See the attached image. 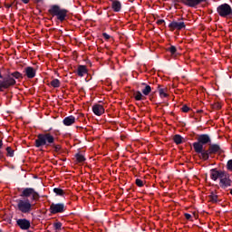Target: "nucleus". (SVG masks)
<instances>
[{"label": "nucleus", "mask_w": 232, "mask_h": 232, "mask_svg": "<svg viewBox=\"0 0 232 232\" xmlns=\"http://www.w3.org/2000/svg\"><path fill=\"white\" fill-rule=\"evenodd\" d=\"M24 72L28 79H34V77H35V69L33 67H26Z\"/></svg>", "instance_id": "15"}, {"label": "nucleus", "mask_w": 232, "mask_h": 232, "mask_svg": "<svg viewBox=\"0 0 232 232\" xmlns=\"http://www.w3.org/2000/svg\"><path fill=\"white\" fill-rule=\"evenodd\" d=\"M48 12L53 15V17H56L61 23H63V21H66V17L68 16V10L63 9L61 6L56 5H52Z\"/></svg>", "instance_id": "6"}, {"label": "nucleus", "mask_w": 232, "mask_h": 232, "mask_svg": "<svg viewBox=\"0 0 232 232\" xmlns=\"http://www.w3.org/2000/svg\"><path fill=\"white\" fill-rule=\"evenodd\" d=\"M53 142H55V137H53L52 133L46 132L38 134L34 146L36 148H43V146L48 148V146H52Z\"/></svg>", "instance_id": "4"}, {"label": "nucleus", "mask_w": 232, "mask_h": 232, "mask_svg": "<svg viewBox=\"0 0 232 232\" xmlns=\"http://www.w3.org/2000/svg\"><path fill=\"white\" fill-rule=\"evenodd\" d=\"M20 197L24 198L16 200V208L18 211H20V213H24V215L32 213L35 205L32 204L30 199H28V197H32L31 200L33 202H37V200L40 198L39 193H37L33 188H26L23 189Z\"/></svg>", "instance_id": "1"}, {"label": "nucleus", "mask_w": 232, "mask_h": 232, "mask_svg": "<svg viewBox=\"0 0 232 232\" xmlns=\"http://www.w3.org/2000/svg\"><path fill=\"white\" fill-rule=\"evenodd\" d=\"M51 86L53 88H59L61 86V82L59 81V79H53L52 82H51Z\"/></svg>", "instance_id": "22"}, {"label": "nucleus", "mask_w": 232, "mask_h": 232, "mask_svg": "<svg viewBox=\"0 0 232 232\" xmlns=\"http://www.w3.org/2000/svg\"><path fill=\"white\" fill-rule=\"evenodd\" d=\"M157 24H164V20H158Z\"/></svg>", "instance_id": "36"}, {"label": "nucleus", "mask_w": 232, "mask_h": 232, "mask_svg": "<svg viewBox=\"0 0 232 232\" xmlns=\"http://www.w3.org/2000/svg\"><path fill=\"white\" fill-rule=\"evenodd\" d=\"M22 1L24 3V5H28L30 3V0H22Z\"/></svg>", "instance_id": "37"}, {"label": "nucleus", "mask_w": 232, "mask_h": 232, "mask_svg": "<svg viewBox=\"0 0 232 232\" xmlns=\"http://www.w3.org/2000/svg\"><path fill=\"white\" fill-rule=\"evenodd\" d=\"M168 52L171 53V55H175L177 53V47L174 45H171L170 47L168 48Z\"/></svg>", "instance_id": "25"}, {"label": "nucleus", "mask_w": 232, "mask_h": 232, "mask_svg": "<svg viewBox=\"0 0 232 232\" xmlns=\"http://www.w3.org/2000/svg\"><path fill=\"white\" fill-rule=\"evenodd\" d=\"M38 1H41V0H38Z\"/></svg>", "instance_id": "38"}, {"label": "nucleus", "mask_w": 232, "mask_h": 232, "mask_svg": "<svg viewBox=\"0 0 232 232\" xmlns=\"http://www.w3.org/2000/svg\"><path fill=\"white\" fill-rule=\"evenodd\" d=\"M158 92L161 99H166V97H168V88H162V86L159 85Z\"/></svg>", "instance_id": "18"}, {"label": "nucleus", "mask_w": 232, "mask_h": 232, "mask_svg": "<svg viewBox=\"0 0 232 232\" xmlns=\"http://www.w3.org/2000/svg\"><path fill=\"white\" fill-rule=\"evenodd\" d=\"M142 86H145L142 90L141 92L143 93V95H150V93H151V86L146 84V83H142Z\"/></svg>", "instance_id": "19"}, {"label": "nucleus", "mask_w": 232, "mask_h": 232, "mask_svg": "<svg viewBox=\"0 0 232 232\" xmlns=\"http://www.w3.org/2000/svg\"><path fill=\"white\" fill-rule=\"evenodd\" d=\"M227 168L228 171H232V160L227 161Z\"/></svg>", "instance_id": "31"}, {"label": "nucleus", "mask_w": 232, "mask_h": 232, "mask_svg": "<svg viewBox=\"0 0 232 232\" xmlns=\"http://www.w3.org/2000/svg\"><path fill=\"white\" fill-rule=\"evenodd\" d=\"M133 95H134V99L136 101H142V99H144V96L142 95V92H140L139 91L135 92Z\"/></svg>", "instance_id": "21"}, {"label": "nucleus", "mask_w": 232, "mask_h": 232, "mask_svg": "<svg viewBox=\"0 0 232 232\" xmlns=\"http://www.w3.org/2000/svg\"><path fill=\"white\" fill-rule=\"evenodd\" d=\"M185 218H186L187 220H191V215L188 214V213H186V214H185Z\"/></svg>", "instance_id": "34"}, {"label": "nucleus", "mask_w": 232, "mask_h": 232, "mask_svg": "<svg viewBox=\"0 0 232 232\" xmlns=\"http://www.w3.org/2000/svg\"><path fill=\"white\" fill-rule=\"evenodd\" d=\"M88 73V69H86V66L84 65H80L77 69V74L79 77H84Z\"/></svg>", "instance_id": "17"}, {"label": "nucleus", "mask_w": 232, "mask_h": 232, "mask_svg": "<svg viewBox=\"0 0 232 232\" xmlns=\"http://www.w3.org/2000/svg\"><path fill=\"white\" fill-rule=\"evenodd\" d=\"M217 153H220V146L213 144L209 146L208 150H204L201 155H199V159H201V160H208L209 155H215Z\"/></svg>", "instance_id": "8"}, {"label": "nucleus", "mask_w": 232, "mask_h": 232, "mask_svg": "<svg viewBox=\"0 0 232 232\" xmlns=\"http://www.w3.org/2000/svg\"><path fill=\"white\" fill-rule=\"evenodd\" d=\"M210 179L215 182L219 180V188H221V189H227V188H231L232 186V180L231 178H229V174L224 170L212 169L210 170Z\"/></svg>", "instance_id": "2"}, {"label": "nucleus", "mask_w": 232, "mask_h": 232, "mask_svg": "<svg viewBox=\"0 0 232 232\" xmlns=\"http://www.w3.org/2000/svg\"><path fill=\"white\" fill-rule=\"evenodd\" d=\"M136 185H138L139 188H142L144 186V182L142 181V179H136Z\"/></svg>", "instance_id": "29"}, {"label": "nucleus", "mask_w": 232, "mask_h": 232, "mask_svg": "<svg viewBox=\"0 0 232 232\" xmlns=\"http://www.w3.org/2000/svg\"><path fill=\"white\" fill-rule=\"evenodd\" d=\"M181 111H182L184 113H188V111H189V107H188L187 105H184V106L181 108Z\"/></svg>", "instance_id": "32"}, {"label": "nucleus", "mask_w": 232, "mask_h": 232, "mask_svg": "<svg viewBox=\"0 0 232 232\" xmlns=\"http://www.w3.org/2000/svg\"><path fill=\"white\" fill-rule=\"evenodd\" d=\"M182 3L186 5V6H189L190 8H195L200 5V3H206V0H182Z\"/></svg>", "instance_id": "11"}, {"label": "nucleus", "mask_w": 232, "mask_h": 232, "mask_svg": "<svg viewBox=\"0 0 232 232\" xmlns=\"http://www.w3.org/2000/svg\"><path fill=\"white\" fill-rule=\"evenodd\" d=\"M17 226H19L20 229H30V220L24 218V219H18L16 221Z\"/></svg>", "instance_id": "12"}, {"label": "nucleus", "mask_w": 232, "mask_h": 232, "mask_svg": "<svg viewBox=\"0 0 232 232\" xmlns=\"http://www.w3.org/2000/svg\"><path fill=\"white\" fill-rule=\"evenodd\" d=\"M209 201L212 202L213 204H216V202H218V196L213 192L208 197Z\"/></svg>", "instance_id": "20"}, {"label": "nucleus", "mask_w": 232, "mask_h": 232, "mask_svg": "<svg viewBox=\"0 0 232 232\" xmlns=\"http://www.w3.org/2000/svg\"><path fill=\"white\" fill-rule=\"evenodd\" d=\"M75 121H76L75 116L70 115L68 117H65L63 120V124H64V126H73V123L75 122Z\"/></svg>", "instance_id": "14"}, {"label": "nucleus", "mask_w": 232, "mask_h": 232, "mask_svg": "<svg viewBox=\"0 0 232 232\" xmlns=\"http://www.w3.org/2000/svg\"><path fill=\"white\" fill-rule=\"evenodd\" d=\"M53 192L56 195H58L59 197H63V195L65 194L64 190H63V188H53Z\"/></svg>", "instance_id": "23"}, {"label": "nucleus", "mask_w": 232, "mask_h": 232, "mask_svg": "<svg viewBox=\"0 0 232 232\" xmlns=\"http://www.w3.org/2000/svg\"><path fill=\"white\" fill-rule=\"evenodd\" d=\"M52 215H57V213H64L66 211V206L64 203H52L49 208Z\"/></svg>", "instance_id": "9"}, {"label": "nucleus", "mask_w": 232, "mask_h": 232, "mask_svg": "<svg viewBox=\"0 0 232 232\" xmlns=\"http://www.w3.org/2000/svg\"><path fill=\"white\" fill-rule=\"evenodd\" d=\"M102 36L104 37V39L108 40L110 39V34H106V33H103L102 34Z\"/></svg>", "instance_id": "35"}, {"label": "nucleus", "mask_w": 232, "mask_h": 232, "mask_svg": "<svg viewBox=\"0 0 232 232\" xmlns=\"http://www.w3.org/2000/svg\"><path fill=\"white\" fill-rule=\"evenodd\" d=\"M21 77L22 75L19 72H14L4 78L3 75L0 73V92H5V90H8L10 86H14L15 79H21Z\"/></svg>", "instance_id": "3"}, {"label": "nucleus", "mask_w": 232, "mask_h": 232, "mask_svg": "<svg viewBox=\"0 0 232 232\" xmlns=\"http://www.w3.org/2000/svg\"><path fill=\"white\" fill-rule=\"evenodd\" d=\"M53 227H54V229H61V227H63V223L56 222L53 224Z\"/></svg>", "instance_id": "30"}, {"label": "nucleus", "mask_w": 232, "mask_h": 232, "mask_svg": "<svg viewBox=\"0 0 232 232\" xmlns=\"http://www.w3.org/2000/svg\"><path fill=\"white\" fill-rule=\"evenodd\" d=\"M76 160L79 161V162H84L85 159H84V156L82 154H77L76 155Z\"/></svg>", "instance_id": "28"}, {"label": "nucleus", "mask_w": 232, "mask_h": 232, "mask_svg": "<svg viewBox=\"0 0 232 232\" xmlns=\"http://www.w3.org/2000/svg\"><path fill=\"white\" fill-rule=\"evenodd\" d=\"M173 140L176 144H182V136L175 135Z\"/></svg>", "instance_id": "24"}, {"label": "nucleus", "mask_w": 232, "mask_h": 232, "mask_svg": "<svg viewBox=\"0 0 232 232\" xmlns=\"http://www.w3.org/2000/svg\"><path fill=\"white\" fill-rule=\"evenodd\" d=\"M92 111L94 115L101 117V115H103L104 113V107L101 104H95L92 106Z\"/></svg>", "instance_id": "13"}, {"label": "nucleus", "mask_w": 232, "mask_h": 232, "mask_svg": "<svg viewBox=\"0 0 232 232\" xmlns=\"http://www.w3.org/2000/svg\"><path fill=\"white\" fill-rule=\"evenodd\" d=\"M51 146H52V148H53V150L56 153H59V151H61V145H55L53 143Z\"/></svg>", "instance_id": "27"}, {"label": "nucleus", "mask_w": 232, "mask_h": 232, "mask_svg": "<svg viewBox=\"0 0 232 232\" xmlns=\"http://www.w3.org/2000/svg\"><path fill=\"white\" fill-rule=\"evenodd\" d=\"M211 138L208 134H201L198 137V141L193 143V148L196 153L202 155L206 150H204V144H209Z\"/></svg>", "instance_id": "5"}, {"label": "nucleus", "mask_w": 232, "mask_h": 232, "mask_svg": "<svg viewBox=\"0 0 232 232\" xmlns=\"http://www.w3.org/2000/svg\"><path fill=\"white\" fill-rule=\"evenodd\" d=\"M169 28H170L171 32H174V30H185L186 23L184 22V18L179 19L177 21H172L169 24Z\"/></svg>", "instance_id": "10"}, {"label": "nucleus", "mask_w": 232, "mask_h": 232, "mask_svg": "<svg viewBox=\"0 0 232 232\" xmlns=\"http://www.w3.org/2000/svg\"><path fill=\"white\" fill-rule=\"evenodd\" d=\"M111 8L113 12H121L122 8V4L119 0H113L111 3Z\"/></svg>", "instance_id": "16"}, {"label": "nucleus", "mask_w": 232, "mask_h": 232, "mask_svg": "<svg viewBox=\"0 0 232 232\" xmlns=\"http://www.w3.org/2000/svg\"><path fill=\"white\" fill-rule=\"evenodd\" d=\"M7 157H14V150L11 147L6 148Z\"/></svg>", "instance_id": "26"}, {"label": "nucleus", "mask_w": 232, "mask_h": 232, "mask_svg": "<svg viewBox=\"0 0 232 232\" xmlns=\"http://www.w3.org/2000/svg\"><path fill=\"white\" fill-rule=\"evenodd\" d=\"M13 5H14V1L11 2V3H8V2L5 3V8H12Z\"/></svg>", "instance_id": "33"}, {"label": "nucleus", "mask_w": 232, "mask_h": 232, "mask_svg": "<svg viewBox=\"0 0 232 232\" xmlns=\"http://www.w3.org/2000/svg\"><path fill=\"white\" fill-rule=\"evenodd\" d=\"M217 12L220 17L225 19H231L232 17V8L229 4H222L217 7Z\"/></svg>", "instance_id": "7"}]
</instances>
